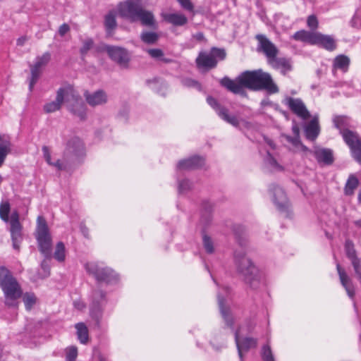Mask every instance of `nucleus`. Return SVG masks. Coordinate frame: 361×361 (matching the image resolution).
I'll return each instance as SVG.
<instances>
[{
  "label": "nucleus",
  "mask_w": 361,
  "mask_h": 361,
  "mask_svg": "<svg viewBox=\"0 0 361 361\" xmlns=\"http://www.w3.org/2000/svg\"><path fill=\"white\" fill-rule=\"evenodd\" d=\"M149 55L154 59H159L165 63L172 62V59L164 57V51L160 49H150L147 51Z\"/></svg>",
  "instance_id": "obj_38"
},
{
  "label": "nucleus",
  "mask_w": 361,
  "mask_h": 361,
  "mask_svg": "<svg viewBox=\"0 0 361 361\" xmlns=\"http://www.w3.org/2000/svg\"><path fill=\"white\" fill-rule=\"evenodd\" d=\"M105 50L109 57L121 66H126L129 61V56L127 51L121 47L114 46H106Z\"/></svg>",
  "instance_id": "obj_16"
},
{
  "label": "nucleus",
  "mask_w": 361,
  "mask_h": 361,
  "mask_svg": "<svg viewBox=\"0 0 361 361\" xmlns=\"http://www.w3.org/2000/svg\"><path fill=\"white\" fill-rule=\"evenodd\" d=\"M11 204L8 200L1 201L0 203V218L8 223L10 226L9 231L11 233L13 242V247L15 250H20V245L23 240V225L20 222V214L17 210L12 212L11 216Z\"/></svg>",
  "instance_id": "obj_6"
},
{
  "label": "nucleus",
  "mask_w": 361,
  "mask_h": 361,
  "mask_svg": "<svg viewBox=\"0 0 361 361\" xmlns=\"http://www.w3.org/2000/svg\"><path fill=\"white\" fill-rule=\"evenodd\" d=\"M3 180H4V178H3L2 176L0 174V185H1V183L3 182Z\"/></svg>",
  "instance_id": "obj_63"
},
{
  "label": "nucleus",
  "mask_w": 361,
  "mask_h": 361,
  "mask_svg": "<svg viewBox=\"0 0 361 361\" xmlns=\"http://www.w3.org/2000/svg\"><path fill=\"white\" fill-rule=\"evenodd\" d=\"M357 200L360 204H361V190L358 192Z\"/></svg>",
  "instance_id": "obj_60"
},
{
  "label": "nucleus",
  "mask_w": 361,
  "mask_h": 361,
  "mask_svg": "<svg viewBox=\"0 0 361 361\" xmlns=\"http://www.w3.org/2000/svg\"><path fill=\"white\" fill-rule=\"evenodd\" d=\"M219 305L221 313L226 325L231 328L233 327L235 322L233 317L230 313L229 310L224 306L222 301H220Z\"/></svg>",
  "instance_id": "obj_34"
},
{
  "label": "nucleus",
  "mask_w": 361,
  "mask_h": 361,
  "mask_svg": "<svg viewBox=\"0 0 361 361\" xmlns=\"http://www.w3.org/2000/svg\"><path fill=\"white\" fill-rule=\"evenodd\" d=\"M341 135L349 147L361 142V137L356 131L345 130Z\"/></svg>",
  "instance_id": "obj_30"
},
{
  "label": "nucleus",
  "mask_w": 361,
  "mask_h": 361,
  "mask_svg": "<svg viewBox=\"0 0 361 361\" xmlns=\"http://www.w3.org/2000/svg\"><path fill=\"white\" fill-rule=\"evenodd\" d=\"M291 39L317 46L329 51H334L337 48V41L332 35H325L320 32H310L302 29L295 32L291 36Z\"/></svg>",
  "instance_id": "obj_7"
},
{
  "label": "nucleus",
  "mask_w": 361,
  "mask_h": 361,
  "mask_svg": "<svg viewBox=\"0 0 361 361\" xmlns=\"http://www.w3.org/2000/svg\"><path fill=\"white\" fill-rule=\"evenodd\" d=\"M0 288L4 293L5 305L17 308L18 300L23 295V289L11 271L4 266L0 267Z\"/></svg>",
  "instance_id": "obj_4"
},
{
  "label": "nucleus",
  "mask_w": 361,
  "mask_h": 361,
  "mask_svg": "<svg viewBox=\"0 0 361 361\" xmlns=\"http://www.w3.org/2000/svg\"><path fill=\"white\" fill-rule=\"evenodd\" d=\"M36 239L40 252L46 257H49L51 255L52 240L47 221L42 216L37 217Z\"/></svg>",
  "instance_id": "obj_9"
},
{
  "label": "nucleus",
  "mask_w": 361,
  "mask_h": 361,
  "mask_svg": "<svg viewBox=\"0 0 361 361\" xmlns=\"http://www.w3.org/2000/svg\"><path fill=\"white\" fill-rule=\"evenodd\" d=\"M351 264L353 267L354 271L355 272V274H361V262L360 259L358 257H356L355 259H353L350 260Z\"/></svg>",
  "instance_id": "obj_47"
},
{
  "label": "nucleus",
  "mask_w": 361,
  "mask_h": 361,
  "mask_svg": "<svg viewBox=\"0 0 361 361\" xmlns=\"http://www.w3.org/2000/svg\"><path fill=\"white\" fill-rule=\"evenodd\" d=\"M159 37V35L154 32H143L140 35L141 40L148 44L156 43Z\"/></svg>",
  "instance_id": "obj_37"
},
{
  "label": "nucleus",
  "mask_w": 361,
  "mask_h": 361,
  "mask_svg": "<svg viewBox=\"0 0 361 361\" xmlns=\"http://www.w3.org/2000/svg\"><path fill=\"white\" fill-rule=\"evenodd\" d=\"M243 231L242 226H235L233 228V231L235 234V235H238V233H242Z\"/></svg>",
  "instance_id": "obj_55"
},
{
  "label": "nucleus",
  "mask_w": 361,
  "mask_h": 361,
  "mask_svg": "<svg viewBox=\"0 0 361 361\" xmlns=\"http://www.w3.org/2000/svg\"><path fill=\"white\" fill-rule=\"evenodd\" d=\"M207 102L211 107H212L217 113L219 116L226 122L231 125L238 127L240 124L238 118L234 115H230L228 109L222 106L217 99L213 97L209 96L207 98Z\"/></svg>",
  "instance_id": "obj_14"
},
{
  "label": "nucleus",
  "mask_w": 361,
  "mask_h": 361,
  "mask_svg": "<svg viewBox=\"0 0 361 361\" xmlns=\"http://www.w3.org/2000/svg\"><path fill=\"white\" fill-rule=\"evenodd\" d=\"M104 27L108 35L111 36L114 33V30L117 27V22L116 20V13L114 11H110L104 16Z\"/></svg>",
  "instance_id": "obj_27"
},
{
  "label": "nucleus",
  "mask_w": 361,
  "mask_h": 361,
  "mask_svg": "<svg viewBox=\"0 0 361 361\" xmlns=\"http://www.w3.org/2000/svg\"><path fill=\"white\" fill-rule=\"evenodd\" d=\"M66 361H75L78 356V348L76 346H69L66 348Z\"/></svg>",
  "instance_id": "obj_42"
},
{
  "label": "nucleus",
  "mask_w": 361,
  "mask_h": 361,
  "mask_svg": "<svg viewBox=\"0 0 361 361\" xmlns=\"http://www.w3.org/2000/svg\"><path fill=\"white\" fill-rule=\"evenodd\" d=\"M205 164V159L200 156H192L178 161L177 168L180 170H195L201 169Z\"/></svg>",
  "instance_id": "obj_18"
},
{
  "label": "nucleus",
  "mask_w": 361,
  "mask_h": 361,
  "mask_svg": "<svg viewBox=\"0 0 361 361\" xmlns=\"http://www.w3.org/2000/svg\"><path fill=\"white\" fill-rule=\"evenodd\" d=\"M118 16L131 23L140 22L142 25L153 27L156 20L152 12L145 9L140 0H126L117 5Z\"/></svg>",
  "instance_id": "obj_3"
},
{
  "label": "nucleus",
  "mask_w": 361,
  "mask_h": 361,
  "mask_svg": "<svg viewBox=\"0 0 361 361\" xmlns=\"http://www.w3.org/2000/svg\"><path fill=\"white\" fill-rule=\"evenodd\" d=\"M237 268L239 273L243 276L245 281L250 283L252 276L257 271L256 267L252 263L250 259L245 256H242L236 259Z\"/></svg>",
  "instance_id": "obj_15"
},
{
  "label": "nucleus",
  "mask_w": 361,
  "mask_h": 361,
  "mask_svg": "<svg viewBox=\"0 0 361 361\" xmlns=\"http://www.w3.org/2000/svg\"><path fill=\"white\" fill-rule=\"evenodd\" d=\"M42 152H43V154H44V157L46 160V161L49 164V165H51L52 164V162L51 161V154H50V152H49V149L48 148V147L47 146H44L42 147Z\"/></svg>",
  "instance_id": "obj_49"
},
{
  "label": "nucleus",
  "mask_w": 361,
  "mask_h": 361,
  "mask_svg": "<svg viewBox=\"0 0 361 361\" xmlns=\"http://www.w3.org/2000/svg\"><path fill=\"white\" fill-rule=\"evenodd\" d=\"M334 126L339 130L340 134L342 135L345 130H350L349 118L346 116H336L333 118Z\"/></svg>",
  "instance_id": "obj_31"
},
{
  "label": "nucleus",
  "mask_w": 361,
  "mask_h": 361,
  "mask_svg": "<svg viewBox=\"0 0 361 361\" xmlns=\"http://www.w3.org/2000/svg\"><path fill=\"white\" fill-rule=\"evenodd\" d=\"M353 224L357 227V228H361V219H358V220H356L353 222Z\"/></svg>",
  "instance_id": "obj_59"
},
{
  "label": "nucleus",
  "mask_w": 361,
  "mask_h": 361,
  "mask_svg": "<svg viewBox=\"0 0 361 361\" xmlns=\"http://www.w3.org/2000/svg\"><path fill=\"white\" fill-rule=\"evenodd\" d=\"M271 164H273V165H276L277 164V162L276 161L271 157Z\"/></svg>",
  "instance_id": "obj_61"
},
{
  "label": "nucleus",
  "mask_w": 361,
  "mask_h": 361,
  "mask_svg": "<svg viewBox=\"0 0 361 361\" xmlns=\"http://www.w3.org/2000/svg\"><path fill=\"white\" fill-rule=\"evenodd\" d=\"M76 334L78 339L82 344H87L89 342V331L86 324L83 322L75 324Z\"/></svg>",
  "instance_id": "obj_29"
},
{
  "label": "nucleus",
  "mask_w": 361,
  "mask_h": 361,
  "mask_svg": "<svg viewBox=\"0 0 361 361\" xmlns=\"http://www.w3.org/2000/svg\"><path fill=\"white\" fill-rule=\"evenodd\" d=\"M73 305H74V307L76 309H78V310H82L86 307L85 304L83 302L80 301V300L75 301Z\"/></svg>",
  "instance_id": "obj_51"
},
{
  "label": "nucleus",
  "mask_w": 361,
  "mask_h": 361,
  "mask_svg": "<svg viewBox=\"0 0 361 361\" xmlns=\"http://www.w3.org/2000/svg\"><path fill=\"white\" fill-rule=\"evenodd\" d=\"M300 146L301 147V148H302V149L303 151H307L308 150V148L306 146L303 145L302 144V145H300Z\"/></svg>",
  "instance_id": "obj_62"
},
{
  "label": "nucleus",
  "mask_w": 361,
  "mask_h": 361,
  "mask_svg": "<svg viewBox=\"0 0 361 361\" xmlns=\"http://www.w3.org/2000/svg\"><path fill=\"white\" fill-rule=\"evenodd\" d=\"M292 130H293V133H294L295 136H300V135H299L300 130H299V128H298V126H294L293 127Z\"/></svg>",
  "instance_id": "obj_58"
},
{
  "label": "nucleus",
  "mask_w": 361,
  "mask_h": 361,
  "mask_svg": "<svg viewBox=\"0 0 361 361\" xmlns=\"http://www.w3.org/2000/svg\"><path fill=\"white\" fill-rule=\"evenodd\" d=\"M357 276L358 279H359V280L360 281V282H361V273H360V274H357Z\"/></svg>",
  "instance_id": "obj_64"
},
{
  "label": "nucleus",
  "mask_w": 361,
  "mask_h": 361,
  "mask_svg": "<svg viewBox=\"0 0 361 361\" xmlns=\"http://www.w3.org/2000/svg\"><path fill=\"white\" fill-rule=\"evenodd\" d=\"M350 63L349 57L344 54H339L333 61V71L335 72L337 70H341L342 72L346 73L348 71Z\"/></svg>",
  "instance_id": "obj_24"
},
{
  "label": "nucleus",
  "mask_w": 361,
  "mask_h": 361,
  "mask_svg": "<svg viewBox=\"0 0 361 361\" xmlns=\"http://www.w3.org/2000/svg\"><path fill=\"white\" fill-rule=\"evenodd\" d=\"M99 299L105 302L106 293L102 290L94 292V299L90 307V317L95 322L97 328H100V322L103 314L102 304Z\"/></svg>",
  "instance_id": "obj_13"
},
{
  "label": "nucleus",
  "mask_w": 361,
  "mask_h": 361,
  "mask_svg": "<svg viewBox=\"0 0 361 361\" xmlns=\"http://www.w3.org/2000/svg\"><path fill=\"white\" fill-rule=\"evenodd\" d=\"M65 98L68 102L70 99L73 102L70 106V111L72 114L78 116L80 120H85L86 117V106L71 85L59 88L56 92V100L47 103L43 107L44 111L49 114L59 110Z\"/></svg>",
  "instance_id": "obj_2"
},
{
  "label": "nucleus",
  "mask_w": 361,
  "mask_h": 361,
  "mask_svg": "<svg viewBox=\"0 0 361 361\" xmlns=\"http://www.w3.org/2000/svg\"><path fill=\"white\" fill-rule=\"evenodd\" d=\"M54 257L59 262H63L66 259V247L62 242H59L55 247Z\"/></svg>",
  "instance_id": "obj_36"
},
{
  "label": "nucleus",
  "mask_w": 361,
  "mask_h": 361,
  "mask_svg": "<svg viewBox=\"0 0 361 361\" xmlns=\"http://www.w3.org/2000/svg\"><path fill=\"white\" fill-rule=\"evenodd\" d=\"M70 31V26L67 23L62 24L59 28V34L60 36H64Z\"/></svg>",
  "instance_id": "obj_50"
},
{
  "label": "nucleus",
  "mask_w": 361,
  "mask_h": 361,
  "mask_svg": "<svg viewBox=\"0 0 361 361\" xmlns=\"http://www.w3.org/2000/svg\"><path fill=\"white\" fill-rule=\"evenodd\" d=\"M41 267L42 269H43L44 271H47V274H49V266L48 264H47L46 262L45 261H43L41 264Z\"/></svg>",
  "instance_id": "obj_57"
},
{
  "label": "nucleus",
  "mask_w": 361,
  "mask_h": 361,
  "mask_svg": "<svg viewBox=\"0 0 361 361\" xmlns=\"http://www.w3.org/2000/svg\"><path fill=\"white\" fill-rule=\"evenodd\" d=\"M359 184L360 181L357 176L354 173L350 174L343 188L344 195L348 197L354 195Z\"/></svg>",
  "instance_id": "obj_22"
},
{
  "label": "nucleus",
  "mask_w": 361,
  "mask_h": 361,
  "mask_svg": "<svg viewBox=\"0 0 361 361\" xmlns=\"http://www.w3.org/2000/svg\"><path fill=\"white\" fill-rule=\"evenodd\" d=\"M261 355L263 361H275L271 347L269 345L262 346Z\"/></svg>",
  "instance_id": "obj_40"
},
{
  "label": "nucleus",
  "mask_w": 361,
  "mask_h": 361,
  "mask_svg": "<svg viewBox=\"0 0 361 361\" xmlns=\"http://www.w3.org/2000/svg\"><path fill=\"white\" fill-rule=\"evenodd\" d=\"M194 37L198 40V41H203L204 39V34L202 32H198L197 33Z\"/></svg>",
  "instance_id": "obj_54"
},
{
  "label": "nucleus",
  "mask_w": 361,
  "mask_h": 361,
  "mask_svg": "<svg viewBox=\"0 0 361 361\" xmlns=\"http://www.w3.org/2000/svg\"><path fill=\"white\" fill-rule=\"evenodd\" d=\"M241 327H239L235 332V341L238 348V353L242 357V351H248L251 348H255L257 346V339L252 337H245L240 341V334Z\"/></svg>",
  "instance_id": "obj_17"
},
{
  "label": "nucleus",
  "mask_w": 361,
  "mask_h": 361,
  "mask_svg": "<svg viewBox=\"0 0 361 361\" xmlns=\"http://www.w3.org/2000/svg\"><path fill=\"white\" fill-rule=\"evenodd\" d=\"M51 165L56 166L59 170H63L65 168L61 160H57L56 162L52 163Z\"/></svg>",
  "instance_id": "obj_53"
},
{
  "label": "nucleus",
  "mask_w": 361,
  "mask_h": 361,
  "mask_svg": "<svg viewBox=\"0 0 361 361\" xmlns=\"http://www.w3.org/2000/svg\"><path fill=\"white\" fill-rule=\"evenodd\" d=\"M257 325L256 321L254 319H247L245 322L244 329L247 334H251L255 329Z\"/></svg>",
  "instance_id": "obj_45"
},
{
  "label": "nucleus",
  "mask_w": 361,
  "mask_h": 361,
  "mask_svg": "<svg viewBox=\"0 0 361 361\" xmlns=\"http://www.w3.org/2000/svg\"><path fill=\"white\" fill-rule=\"evenodd\" d=\"M307 26L310 30V32H317L319 28V23L316 15L312 14L307 16L306 20Z\"/></svg>",
  "instance_id": "obj_39"
},
{
  "label": "nucleus",
  "mask_w": 361,
  "mask_h": 361,
  "mask_svg": "<svg viewBox=\"0 0 361 361\" xmlns=\"http://www.w3.org/2000/svg\"><path fill=\"white\" fill-rule=\"evenodd\" d=\"M256 39L259 42L258 51H262L267 58L268 63L275 69L280 70L286 75L292 69L290 59L284 57H277L279 50L276 47L263 35H257Z\"/></svg>",
  "instance_id": "obj_5"
},
{
  "label": "nucleus",
  "mask_w": 361,
  "mask_h": 361,
  "mask_svg": "<svg viewBox=\"0 0 361 361\" xmlns=\"http://www.w3.org/2000/svg\"><path fill=\"white\" fill-rule=\"evenodd\" d=\"M85 268L89 274L92 275L97 281L110 283L116 279V274L114 270L97 262H87Z\"/></svg>",
  "instance_id": "obj_10"
},
{
  "label": "nucleus",
  "mask_w": 361,
  "mask_h": 361,
  "mask_svg": "<svg viewBox=\"0 0 361 361\" xmlns=\"http://www.w3.org/2000/svg\"><path fill=\"white\" fill-rule=\"evenodd\" d=\"M203 245L208 253L211 254L214 252L213 242L211 238L205 234L203 235Z\"/></svg>",
  "instance_id": "obj_44"
},
{
  "label": "nucleus",
  "mask_w": 361,
  "mask_h": 361,
  "mask_svg": "<svg viewBox=\"0 0 361 361\" xmlns=\"http://www.w3.org/2000/svg\"><path fill=\"white\" fill-rule=\"evenodd\" d=\"M350 149L351 155L353 158L357 161L358 163L361 164V142L357 145H355L350 147H349Z\"/></svg>",
  "instance_id": "obj_41"
},
{
  "label": "nucleus",
  "mask_w": 361,
  "mask_h": 361,
  "mask_svg": "<svg viewBox=\"0 0 361 361\" xmlns=\"http://www.w3.org/2000/svg\"><path fill=\"white\" fill-rule=\"evenodd\" d=\"M283 103L288 107L292 113L301 119L307 120L310 118V114L301 99L286 97Z\"/></svg>",
  "instance_id": "obj_12"
},
{
  "label": "nucleus",
  "mask_w": 361,
  "mask_h": 361,
  "mask_svg": "<svg viewBox=\"0 0 361 361\" xmlns=\"http://www.w3.org/2000/svg\"><path fill=\"white\" fill-rule=\"evenodd\" d=\"M164 19L174 26H183L188 23V18L184 14L174 13L164 15Z\"/></svg>",
  "instance_id": "obj_25"
},
{
  "label": "nucleus",
  "mask_w": 361,
  "mask_h": 361,
  "mask_svg": "<svg viewBox=\"0 0 361 361\" xmlns=\"http://www.w3.org/2000/svg\"><path fill=\"white\" fill-rule=\"evenodd\" d=\"M344 250L346 255V257L350 259H355L357 257V251L355 248V245L353 240L350 239H347L345 241L344 244Z\"/></svg>",
  "instance_id": "obj_35"
},
{
  "label": "nucleus",
  "mask_w": 361,
  "mask_h": 361,
  "mask_svg": "<svg viewBox=\"0 0 361 361\" xmlns=\"http://www.w3.org/2000/svg\"><path fill=\"white\" fill-rule=\"evenodd\" d=\"M274 203L279 207L283 208L286 204V195L285 192L279 187H276L274 189Z\"/></svg>",
  "instance_id": "obj_33"
},
{
  "label": "nucleus",
  "mask_w": 361,
  "mask_h": 361,
  "mask_svg": "<svg viewBox=\"0 0 361 361\" xmlns=\"http://www.w3.org/2000/svg\"><path fill=\"white\" fill-rule=\"evenodd\" d=\"M226 52L224 49L212 47L209 52L201 51L195 59L196 66L198 68L207 70L216 67L219 61L226 59Z\"/></svg>",
  "instance_id": "obj_8"
},
{
  "label": "nucleus",
  "mask_w": 361,
  "mask_h": 361,
  "mask_svg": "<svg viewBox=\"0 0 361 361\" xmlns=\"http://www.w3.org/2000/svg\"><path fill=\"white\" fill-rule=\"evenodd\" d=\"M336 269L342 286L346 290L348 295L351 298H353L355 295V289L350 278L348 277L345 269L340 265L339 263H337L336 264Z\"/></svg>",
  "instance_id": "obj_21"
},
{
  "label": "nucleus",
  "mask_w": 361,
  "mask_h": 361,
  "mask_svg": "<svg viewBox=\"0 0 361 361\" xmlns=\"http://www.w3.org/2000/svg\"><path fill=\"white\" fill-rule=\"evenodd\" d=\"M285 137L288 142L291 143L295 147H299L300 145H302L300 136L291 137L290 135H286Z\"/></svg>",
  "instance_id": "obj_48"
},
{
  "label": "nucleus",
  "mask_w": 361,
  "mask_h": 361,
  "mask_svg": "<svg viewBox=\"0 0 361 361\" xmlns=\"http://www.w3.org/2000/svg\"><path fill=\"white\" fill-rule=\"evenodd\" d=\"M84 97L87 103L92 106L102 105L107 102V95L106 92L102 90H97L93 93H90L88 91H86L84 94Z\"/></svg>",
  "instance_id": "obj_20"
},
{
  "label": "nucleus",
  "mask_w": 361,
  "mask_h": 361,
  "mask_svg": "<svg viewBox=\"0 0 361 361\" xmlns=\"http://www.w3.org/2000/svg\"><path fill=\"white\" fill-rule=\"evenodd\" d=\"M313 155L319 164L331 165L334 161L333 151L331 149L317 147Z\"/></svg>",
  "instance_id": "obj_19"
},
{
  "label": "nucleus",
  "mask_w": 361,
  "mask_h": 361,
  "mask_svg": "<svg viewBox=\"0 0 361 361\" xmlns=\"http://www.w3.org/2000/svg\"><path fill=\"white\" fill-rule=\"evenodd\" d=\"M219 83L228 91L235 94H244L245 88L252 91L265 90L269 94H275L279 91L271 75L262 69L244 71L235 80L224 76Z\"/></svg>",
  "instance_id": "obj_1"
},
{
  "label": "nucleus",
  "mask_w": 361,
  "mask_h": 361,
  "mask_svg": "<svg viewBox=\"0 0 361 361\" xmlns=\"http://www.w3.org/2000/svg\"><path fill=\"white\" fill-rule=\"evenodd\" d=\"M27 40L26 36H22L17 39V45L18 46H23L25 42Z\"/></svg>",
  "instance_id": "obj_52"
},
{
  "label": "nucleus",
  "mask_w": 361,
  "mask_h": 361,
  "mask_svg": "<svg viewBox=\"0 0 361 361\" xmlns=\"http://www.w3.org/2000/svg\"><path fill=\"white\" fill-rule=\"evenodd\" d=\"M21 298L27 311L31 310L37 302V298L32 292L23 293Z\"/></svg>",
  "instance_id": "obj_32"
},
{
  "label": "nucleus",
  "mask_w": 361,
  "mask_h": 361,
  "mask_svg": "<svg viewBox=\"0 0 361 361\" xmlns=\"http://www.w3.org/2000/svg\"><path fill=\"white\" fill-rule=\"evenodd\" d=\"M181 7L188 11L194 12V6L190 0H177Z\"/></svg>",
  "instance_id": "obj_46"
},
{
  "label": "nucleus",
  "mask_w": 361,
  "mask_h": 361,
  "mask_svg": "<svg viewBox=\"0 0 361 361\" xmlns=\"http://www.w3.org/2000/svg\"><path fill=\"white\" fill-rule=\"evenodd\" d=\"M11 146L8 137L0 135V167L4 164L6 156L11 152Z\"/></svg>",
  "instance_id": "obj_28"
},
{
  "label": "nucleus",
  "mask_w": 361,
  "mask_h": 361,
  "mask_svg": "<svg viewBox=\"0 0 361 361\" xmlns=\"http://www.w3.org/2000/svg\"><path fill=\"white\" fill-rule=\"evenodd\" d=\"M306 137L310 140H315L319 133V126L317 118L312 119L305 126Z\"/></svg>",
  "instance_id": "obj_26"
},
{
  "label": "nucleus",
  "mask_w": 361,
  "mask_h": 361,
  "mask_svg": "<svg viewBox=\"0 0 361 361\" xmlns=\"http://www.w3.org/2000/svg\"><path fill=\"white\" fill-rule=\"evenodd\" d=\"M94 41L91 38L85 39L82 42V46L80 49L82 56H85L87 52L93 47Z\"/></svg>",
  "instance_id": "obj_43"
},
{
  "label": "nucleus",
  "mask_w": 361,
  "mask_h": 361,
  "mask_svg": "<svg viewBox=\"0 0 361 361\" xmlns=\"http://www.w3.org/2000/svg\"><path fill=\"white\" fill-rule=\"evenodd\" d=\"M51 60V54L45 52L42 56L36 57L35 62L30 66L31 78L30 81V90L33 89L34 85L37 82L41 73L42 70L45 67Z\"/></svg>",
  "instance_id": "obj_11"
},
{
  "label": "nucleus",
  "mask_w": 361,
  "mask_h": 361,
  "mask_svg": "<svg viewBox=\"0 0 361 361\" xmlns=\"http://www.w3.org/2000/svg\"><path fill=\"white\" fill-rule=\"evenodd\" d=\"M84 150V144L78 137H73L68 140L66 151L67 153L78 155Z\"/></svg>",
  "instance_id": "obj_23"
},
{
  "label": "nucleus",
  "mask_w": 361,
  "mask_h": 361,
  "mask_svg": "<svg viewBox=\"0 0 361 361\" xmlns=\"http://www.w3.org/2000/svg\"><path fill=\"white\" fill-rule=\"evenodd\" d=\"M265 141L272 149L276 148V145L272 140L269 139V138H265Z\"/></svg>",
  "instance_id": "obj_56"
}]
</instances>
